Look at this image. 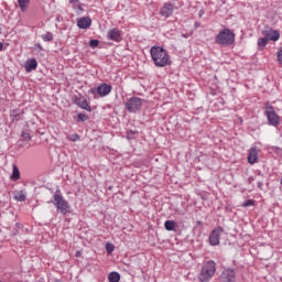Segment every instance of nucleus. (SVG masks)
Segmentation results:
<instances>
[{"instance_id":"1","label":"nucleus","mask_w":282,"mask_h":282,"mask_svg":"<svg viewBox=\"0 0 282 282\" xmlns=\"http://www.w3.org/2000/svg\"><path fill=\"white\" fill-rule=\"evenodd\" d=\"M151 58L156 67L171 65V55L162 46H152L150 50Z\"/></svg>"},{"instance_id":"2","label":"nucleus","mask_w":282,"mask_h":282,"mask_svg":"<svg viewBox=\"0 0 282 282\" xmlns=\"http://www.w3.org/2000/svg\"><path fill=\"white\" fill-rule=\"evenodd\" d=\"M215 43L223 46L232 45L235 43V33L229 29H224L216 35Z\"/></svg>"},{"instance_id":"3","label":"nucleus","mask_w":282,"mask_h":282,"mask_svg":"<svg viewBox=\"0 0 282 282\" xmlns=\"http://www.w3.org/2000/svg\"><path fill=\"white\" fill-rule=\"evenodd\" d=\"M53 204L57 209V213H62V215H67L69 213L70 207L69 203L61 195V193H55L53 196Z\"/></svg>"},{"instance_id":"4","label":"nucleus","mask_w":282,"mask_h":282,"mask_svg":"<svg viewBox=\"0 0 282 282\" xmlns=\"http://www.w3.org/2000/svg\"><path fill=\"white\" fill-rule=\"evenodd\" d=\"M215 263L213 261L207 262L198 276L200 282H209L216 272Z\"/></svg>"},{"instance_id":"5","label":"nucleus","mask_w":282,"mask_h":282,"mask_svg":"<svg viewBox=\"0 0 282 282\" xmlns=\"http://www.w3.org/2000/svg\"><path fill=\"white\" fill-rule=\"evenodd\" d=\"M111 89H113V87L109 84H101L97 87L90 88L88 90V94L94 95V98H105V96H109L111 94Z\"/></svg>"},{"instance_id":"6","label":"nucleus","mask_w":282,"mask_h":282,"mask_svg":"<svg viewBox=\"0 0 282 282\" xmlns=\"http://www.w3.org/2000/svg\"><path fill=\"white\" fill-rule=\"evenodd\" d=\"M142 105H144V99L139 98V97H131L127 102H126V109L130 113H138L142 109Z\"/></svg>"},{"instance_id":"7","label":"nucleus","mask_w":282,"mask_h":282,"mask_svg":"<svg viewBox=\"0 0 282 282\" xmlns=\"http://www.w3.org/2000/svg\"><path fill=\"white\" fill-rule=\"evenodd\" d=\"M265 116L268 118L269 124L272 127H279L281 119L279 118V115H276V111H274V107L269 106L265 108Z\"/></svg>"},{"instance_id":"8","label":"nucleus","mask_w":282,"mask_h":282,"mask_svg":"<svg viewBox=\"0 0 282 282\" xmlns=\"http://www.w3.org/2000/svg\"><path fill=\"white\" fill-rule=\"evenodd\" d=\"M262 34L269 42H276L281 39V33L278 30H272L271 28L264 29Z\"/></svg>"},{"instance_id":"9","label":"nucleus","mask_w":282,"mask_h":282,"mask_svg":"<svg viewBox=\"0 0 282 282\" xmlns=\"http://www.w3.org/2000/svg\"><path fill=\"white\" fill-rule=\"evenodd\" d=\"M224 235V229L221 227L215 228L209 234V243L210 246H219V237Z\"/></svg>"},{"instance_id":"10","label":"nucleus","mask_w":282,"mask_h":282,"mask_svg":"<svg viewBox=\"0 0 282 282\" xmlns=\"http://www.w3.org/2000/svg\"><path fill=\"white\" fill-rule=\"evenodd\" d=\"M220 281L221 282H235V281H237L235 270H232V269L224 270L221 275H220Z\"/></svg>"},{"instance_id":"11","label":"nucleus","mask_w":282,"mask_h":282,"mask_svg":"<svg viewBox=\"0 0 282 282\" xmlns=\"http://www.w3.org/2000/svg\"><path fill=\"white\" fill-rule=\"evenodd\" d=\"M259 153H261V150H259L258 148H251L250 150H248V162L249 164H257V162H259Z\"/></svg>"},{"instance_id":"12","label":"nucleus","mask_w":282,"mask_h":282,"mask_svg":"<svg viewBox=\"0 0 282 282\" xmlns=\"http://www.w3.org/2000/svg\"><path fill=\"white\" fill-rule=\"evenodd\" d=\"M107 39L109 41H115L116 43H120V41H122V36L120 34V30L111 29L110 31H108Z\"/></svg>"},{"instance_id":"13","label":"nucleus","mask_w":282,"mask_h":282,"mask_svg":"<svg viewBox=\"0 0 282 282\" xmlns=\"http://www.w3.org/2000/svg\"><path fill=\"white\" fill-rule=\"evenodd\" d=\"M174 7L172 3H165L160 11L161 17L169 19V17H173Z\"/></svg>"},{"instance_id":"14","label":"nucleus","mask_w":282,"mask_h":282,"mask_svg":"<svg viewBox=\"0 0 282 282\" xmlns=\"http://www.w3.org/2000/svg\"><path fill=\"white\" fill-rule=\"evenodd\" d=\"M36 67H39V62L36 61V58L28 59L24 65V69L28 73L34 72V69H36Z\"/></svg>"},{"instance_id":"15","label":"nucleus","mask_w":282,"mask_h":282,"mask_svg":"<svg viewBox=\"0 0 282 282\" xmlns=\"http://www.w3.org/2000/svg\"><path fill=\"white\" fill-rule=\"evenodd\" d=\"M77 26H78L80 30H87L88 28L91 26V19H89V18H80V19L77 21Z\"/></svg>"},{"instance_id":"16","label":"nucleus","mask_w":282,"mask_h":282,"mask_svg":"<svg viewBox=\"0 0 282 282\" xmlns=\"http://www.w3.org/2000/svg\"><path fill=\"white\" fill-rule=\"evenodd\" d=\"M77 105H78V107H80L82 109H85L86 111H91V107L87 102V99H85L83 97L77 99Z\"/></svg>"},{"instance_id":"17","label":"nucleus","mask_w":282,"mask_h":282,"mask_svg":"<svg viewBox=\"0 0 282 282\" xmlns=\"http://www.w3.org/2000/svg\"><path fill=\"white\" fill-rule=\"evenodd\" d=\"M13 197L17 202H25L26 193L25 191H15Z\"/></svg>"},{"instance_id":"18","label":"nucleus","mask_w":282,"mask_h":282,"mask_svg":"<svg viewBox=\"0 0 282 282\" xmlns=\"http://www.w3.org/2000/svg\"><path fill=\"white\" fill-rule=\"evenodd\" d=\"M21 12H25L30 8V0H17Z\"/></svg>"},{"instance_id":"19","label":"nucleus","mask_w":282,"mask_h":282,"mask_svg":"<svg viewBox=\"0 0 282 282\" xmlns=\"http://www.w3.org/2000/svg\"><path fill=\"white\" fill-rule=\"evenodd\" d=\"M11 180H13V182L21 180V172L19 171V167L17 165H13V172L11 174Z\"/></svg>"},{"instance_id":"20","label":"nucleus","mask_w":282,"mask_h":282,"mask_svg":"<svg viewBox=\"0 0 282 282\" xmlns=\"http://www.w3.org/2000/svg\"><path fill=\"white\" fill-rule=\"evenodd\" d=\"M109 282H120V273L118 272H110L108 275Z\"/></svg>"},{"instance_id":"21","label":"nucleus","mask_w":282,"mask_h":282,"mask_svg":"<svg viewBox=\"0 0 282 282\" xmlns=\"http://www.w3.org/2000/svg\"><path fill=\"white\" fill-rule=\"evenodd\" d=\"M164 226H165V230H175V228H177V224H175L174 220H166L164 223Z\"/></svg>"},{"instance_id":"22","label":"nucleus","mask_w":282,"mask_h":282,"mask_svg":"<svg viewBox=\"0 0 282 282\" xmlns=\"http://www.w3.org/2000/svg\"><path fill=\"white\" fill-rule=\"evenodd\" d=\"M268 43H270L265 36L261 37L258 40V47H260V50H263V47H265V45H268Z\"/></svg>"},{"instance_id":"23","label":"nucleus","mask_w":282,"mask_h":282,"mask_svg":"<svg viewBox=\"0 0 282 282\" xmlns=\"http://www.w3.org/2000/svg\"><path fill=\"white\" fill-rule=\"evenodd\" d=\"M69 3H72L74 10H83V8L80 7V1L79 0H68Z\"/></svg>"},{"instance_id":"24","label":"nucleus","mask_w":282,"mask_h":282,"mask_svg":"<svg viewBox=\"0 0 282 282\" xmlns=\"http://www.w3.org/2000/svg\"><path fill=\"white\" fill-rule=\"evenodd\" d=\"M42 39L46 42L50 43V41L54 40V35L51 32L45 33L44 35H42Z\"/></svg>"},{"instance_id":"25","label":"nucleus","mask_w":282,"mask_h":282,"mask_svg":"<svg viewBox=\"0 0 282 282\" xmlns=\"http://www.w3.org/2000/svg\"><path fill=\"white\" fill-rule=\"evenodd\" d=\"M67 140H69L70 142H78V140H80V135L74 133V134H69L67 135Z\"/></svg>"},{"instance_id":"26","label":"nucleus","mask_w":282,"mask_h":282,"mask_svg":"<svg viewBox=\"0 0 282 282\" xmlns=\"http://www.w3.org/2000/svg\"><path fill=\"white\" fill-rule=\"evenodd\" d=\"M106 250L108 252V254H111V252H113L115 250V247H113V243H106Z\"/></svg>"},{"instance_id":"27","label":"nucleus","mask_w":282,"mask_h":282,"mask_svg":"<svg viewBox=\"0 0 282 282\" xmlns=\"http://www.w3.org/2000/svg\"><path fill=\"white\" fill-rule=\"evenodd\" d=\"M87 119H88L87 115H85V113H79L78 115V121L79 122H87Z\"/></svg>"},{"instance_id":"28","label":"nucleus","mask_w":282,"mask_h":282,"mask_svg":"<svg viewBox=\"0 0 282 282\" xmlns=\"http://www.w3.org/2000/svg\"><path fill=\"white\" fill-rule=\"evenodd\" d=\"M242 206H243L245 208H248V207H250V206H254V200L248 199L247 202H245V203L242 204Z\"/></svg>"},{"instance_id":"29","label":"nucleus","mask_w":282,"mask_h":282,"mask_svg":"<svg viewBox=\"0 0 282 282\" xmlns=\"http://www.w3.org/2000/svg\"><path fill=\"white\" fill-rule=\"evenodd\" d=\"M11 118H12L13 121H14V120H19V112H18L17 110H13V111L11 112Z\"/></svg>"},{"instance_id":"30","label":"nucleus","mask_w":282,"mask_h":282,"mask_svg":"<svg viewBox=\"0 0 282 282\" xmlns=\"http://www.w3.org/2000/svg\"><path fill=\"white\" fill-rule=\"evenodd\" d=\"M276 56H278V62L280 63V65H282V48L278 51Z\"/></svg>"},{"instance_id":"31","label":"nucleus","mask_w":282,"mask_h":282,"mask_svg":"<svg viewBox=\"0 0 282 282\" xmlns=\"http://www.w3.org/2000/svg\"><path fill=\"white\" fill-rule=\"evenodd\" d=\"M99 44L98 40H91L89 42L90 47L95 48Z\"/></svg>"},{"instance_id":"32","label":"nucleus","mask_w":282,"mask_h":282,"mask_svg":"<svg viewBox=\"0 0 282 282\" xmlns=\"http://www.w3.org/2000/svg\"><path fill=\"white\" fill-rule=\"evenodd\" d=\"M22 138H23L24 140H32V137H31L30 133H28V132H22Z\"/></svg>"},{"instance_id":"33","label":"nucleus","mask_w":282,"mask_h":282,"mask_svg":"<svg viewBox=\"0 0 282 282\" xmlns=\"http://www.w3.org/2000/svg\"><path fill=\"white\" fill-rule=\"evenodd\" d=\"M36 47H39L40 50H43V46L41 44H36Z\"/></svg>"},{"instance_id":"34","label":"nucleus","mask_w":282,"mask_h":282,"mask_svg":"<svg viewBox=\"0 0 282 282\" xmlns=\"http://www.w3.org/2000/svg\"><path fill=\"white\" fill-rule=\"evenodd\" d=\"M1 50H3V44L2 43H0V52H1Z\"/></svg>"},{"instance_id":"35","label":"nucleus","mask_w":282,"mask_h":282,"mask_svg":"<svg viewBox=\"0 0 282 282\" xmlns=\"http://www.w3.org/2000/svg\"><path fill=\"white\" fill-rule=\"evenodd\" d=\"M259 188H261V186H263V183H258Z\"/></svg>"},{"instance_id":"36","label":"nucleus","mask_w":282,"mask_h":282,"mask_svg":"<svg viewBox=\"0 0 282 282\" xmlns=\"http://www.w3.org/2000/svg\"><path fill=\"white\" fill-rule=\"evenodd\" d=\"M76 257H80V251H77Z\"/></svg>"}]
</instances>
